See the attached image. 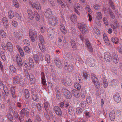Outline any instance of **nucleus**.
Wrapping results in <instances>:
<instances>
[{"mask_svg": "<svg viewBox=\"0 0 122 122\" xmlns=\"http://www.w3.org/2000/svg\"><path fill=\"white\" fill-rule=\"evenodd\" d=\"M96 19L95 21L96 23L98 26H101V23L100 20L102 18V15L100 12H97L96 13Z\"/></svg>", "mask_w": 122, "mask_h": 122, "instance_id": "obj_3", "label": "nucleus"}, {"mask_svg": "<svg viewBox=\"0 0 122 122\" xmlns=\"http://www.w3.org/2000/svg\"><path fill=\"white\" fill-rule=\"evenodd\" d=\"M39 28L40 32L42 33H44L46 30V28L43 25H40Z\"/></svg>", "mask_w": 122, "mask_h": 122, "instance_id": "obj_24", "label": "nucleus"}, {"mask_svg": "<svg viewBox=\"0 0 122 122\" xmlns=\"http://www.w3.org/2000/svg\"><path fill=\"white\" fill-rule=\"evenodd\" d=\"M24 42L25 45H27L29 46L30 45V42L27 39H25L24 41Z\"/></svg>", "mask_w": 122, "mask_h": 122, "instance_id": "obj_63", "label": "nucleus"}, {"mask_svg": "<svg viewBox=\"0 0 122 122\" xmlns=\"http://www.w3.org/2000/svg\"><path fill=\"white\" fill-rule=\"evenodd\" d=\"M39 39L41 43L42 44H44L45 41L44 39L43 36L41 34L39 35L38 36Z\"/></svg>", "mask_w": 122, "mask_h": 122, "instance_id": "obj_40", "label": "nucleus"}, {"mask_svg": "<svg viewBox=\"0 0 122 122\" xmlns=\"http://www.w3.org/2000/svg\"><path fill=\"white\" fill-rule=\"evenodd\" d=\"M82 110L81 108L80 107H77L76 110V112L77 113H81L82 112Z\"/></svg>", "mask_w": 122, "mask_h": 122, "instance_id": "obj_56", "label": "nucleus"}, {"mask_svg": "<svg viewBox=\"0 0 122 122\" xmlns=\"http://www.w3.org/2000/svg\"><path fill=\"white\" fill-rule=\"evenodd\" d=\"M74 8H76L80 10H82L83 9V8L81 5L79 3H76L75 4Z\"/></svg>", "mask_w": 122, "mask_h": 122, "instance_id": "obj_33", "label": "nucleus"}, {"mask_svg": "<svg viewBox=\"0 0 122 122\" xmlns=\"http://www.w3.org/2000/svg\"><path fill=\"white\" fill-rule=\"evenodd\" d=\"M55 113L58 116H60L62 115V112L60 108L57 106H55L53 108Z\"/></svg>", "mask_w": 122, "mask_h": 122, "instance_id": "obj_9", "label": "nucleus"}, {"mask_svg": "<svg viewBox=\"0 0 122 122\" xmlns=\"http://www.w3.org/2000/svg\"><path fill=\"white\" fill-rule=\"evenodd\" d=\"M0 34L1 37L2 38H5L6 37V33L2 30L0 31Z\"/></svg>", "mask_w": 122, "mask_h": 122, "instance_id": "obj_32", "label": "nucleus"}, {"mask_svg": "<svg viewBox=\"0 0 122 122\" xmlns=\"http://www.w3.org/2000/svg\"><path fill=\"white\" fill-rule=\"evenodd\" d=\"M29 4L32 8L36 9V10H40L41 9V7L40 4L39 2L36 1L33 2V1H30L29 2Z\"/></svg>", "mask_w": 122, "mask_h": 122, "instance_id": "obj_4", "label": "nucleus"}, {"mask_svg": "<svg viewBox=\"0 0 122 122\" xmlns=\"http://www.w3.org/2000/svg\"><path fill=\"white\" fill-rule=\"evenodd\" d=\"M29 78L30 81L31 83H34L35 82V79L34 76L32 74H30L29 75Z\"/></svg>", "mask_w": 122, "mask_h": 122, "instance_id": "obj_28", "label": "nucleus"}, {"mask_svg": "<svg viewBox=\"0 0 122 122\" xmlns=\"http://www.w3.org/2000/svg\"><path fill=\"white\" fill-rule=\"evenodd\" d=\"M86 47L88 48L89 50L91 52L93 51V49L90 44L89 41L88 39L86 40V42L85 44Z\"/></svg>", "mask_w": 122, "mask_h": 122, "instance_id": "obj_11", "label": "nucleus"}, {"mask_svg": "<svg viewBox=\"0 0 122 122\" xmlns=\"http://www.w3.org/2000/svg\"><path fill=\"white\" fill-rule=\"evenodd\" d=\"M83 76L84 78L87 79L90 77V75L88 72L85 71L83 73Z\"/></svg>", "mask_w": 122, "mask_h": 122, "instance_id": "obj_46", "label": "nucleus"}, {"mask_svg": "<svg viewBox=\"0 0 122 122\" xmlns=\"http://www.w3.org/2000/svg\"><path fill=\"white\" fill-rule=\"evenodd\" d=\"M81 95L83 98H85L86 96V94L85 91L81 90Z\"/></svg>", "mask_w": 122, "mask_h": 122, "instance_id": "obj_58", "label": "nucleus"}, {"mask_svg": "<svg viewBox=\"0 0 122 122\" xmlns=\"http://www.w3.org/2000/svg\"><path fill=\"white\" fill-rule=\"evenodd\" d=\"M20 81V77L18 76H16L14 77L13 78V82L14 85H16L18 84Z\"/></svg>", "mask_w": 122, "mask_h": 122, "instance_id": "obj_18", "label": "nucleus"}, {"mask_svg": "<svg viewBox=\"0 0 122 122\" xmlns=\"http://www.w3.org/2000/svg\"><path fill=\"white\" fill-rule=\"evenodd\" d=\"M13 4L14 6L17 8H19L20 7L19 3L17 0H13Z\"/></svg>", "mask_w": 122, "mask_h": 122, "instance_id": "obj_30", "label": "nucleus"}, {"mask_svg": "<svg viewBox=\"0 0 122 122\" xmlns=\"http://www.w3.org/2000/svg\"><path fill=\"white\" fill-rule=\"evenodd\" d=\"M54 62L57 67L60 68L61 67L62 64L60 60L59 59H57L54 61Z\"/></svg>", "mask_w": 122, "mask_h": 122, "instance_id": "obj_19", "label": "nucleus"}, {"mask_svg": "<svg viewBox=\"0 0 122 122\" xmlns=\"http://www.w3.org/2000/svg\"><path fill=\"white\" fill-rule=\"evenodd\" d=\"M94 8L96 10H98L101 7V5L97 4L94 5L93 6Z\"/></svg>", "mask_w": 122, "mask_h": 122, "instance_id": "obj_61", "label": "nucleus"}, {"mask_svg": "<svg viewBox=\"0 0 122 122\" xmlns=\"http://www.w3.org/2000/svg\"><path fill=\"white\" fill-rule=\"evenodd\" d=\"M60 28L61 31L64 34L66 33V31L64 25H61L60 26Z\"/></svg>", "mask_w": 122, "mask_h": 122, "instance_id": "obj_42", "label": "nucleus"}, {"mask_svg": "<svg viewBox=\"0 0 122 122\" xmlns=\"http://www.w3.org/2000/svg\"><path fill=\"white\" fill-rule=\"evenodd\" d=\"M78 27L81 32L83 34H85L87 31L86 28V26L84 25H82L81 23H78Z\"/></svg>", "mask_w": 122, "mask_h": 122, "instance_id": "obj_7", "label": "nucleus"}, {"mask_svg": "<svg viewBox=\"0 0 122 122\" xmlns=\"http://www.w3.org/2000/svg\"><path fill=\"white\" fill-rule=\"evenodd\" d=\"M115 112L114 111H112L109 114V116L110 119L111 121H113L115 118Z\"/></svg>", "mask_w": 122, "mask_h": 122, "instance_id": "obj_21", "label": "nucleus"}, {"mask_svg": "<svg viewBox=\"0 0 122 122\" xmlns=\"http://www.w3.org/2000/svg\"><path fill=\"white\" fill-rule=\"evenodd\" d=\"M7 118L10 120H12L13 119V117L12 115L10 113H8L6 115Z\"/></svg>", "mask_w": 122, "mask_h": 122, "instance_id": "obj_53", "label": "nucleus"}, {"mask_svg": "<svg viewBox=\"0 0 122 122\" xmlns=\"http://www.w3.org/2000/svg\"><path fill=\"white\" fill-rule=\"evenodd\" d=\"M2 20L4 26L5 27L7 26L8 25V23L7 19L5 17H3Z\"/></svg>", "mask_w": 122, "mask_h": 122, "instance_id": "obj_41", "label": "nucleus"}, {"mask_svg": "<svg viewBox=\"0 0 122 122\" xmlns=\"http://www.w3.org/2000/svg\"><path fill=\"white\" fill-rule=\"evenodd\" d=\"M43 44L41 43H39L38 45L41 51L44 52L45 51L46 48L45 46L43 45Z\"/></svg>", "mask_w": 122, "mask_h": 122, "instance_id": "obj_31", "label": "nucleus"}, {"mask_svg": "<svg viewBox=\"0 0 122 122\" xmlns=\"http://www.w3.org/2000/svg\"><path fill=\"white\" fill-rule=\"evenodd\" d=\"M45 60L48 63H49L50 62V56L49 55L46 54L45 56Z\"/></svg>", "mask_w": 122, "mask_h": 122, "instance_id": "obj_52", "label": "nucleus"}, {"mask_svg": "<svg viewBox=\"0 0 122 122\" xmlns=\"http://www.w3.org/2000/svg\"><path fill=\"white\" fill-rule=\"evenodd\" d=\"M6 46L8 50L10 52H12L13 51V48L12 43L10 42H7L6 43Z\"/></svg>", "mask_w": 122, "mask_h": 122, "instance_id": "obj_12", "label": "nucleus"}, {"mask_svg": "<svg viewBox=\"0 0 122 122\" xmlns=\"http://www.w3.org/2000/svg\"><path fill=\"white\" fill-rule=\"evenodd\" d=\"M71 43L73 50H76L77 49L75 41L73 40H71Z\"/></svg>", "mask_w": 122, "mask_h": 122, "instance_id": "obj_36", "label": "nucleus"}, {"mask_svg": "<svg viewBox=\"0 0 122 122\" xmlns=\"http://www.w3.org/2000/svg\"><path fill=\"white\" fill-rule=\"evenodd\" d=\"M52 12L50 8L47 9L44 13V15L46 17H48L49 16L51 15L52 14Z\"/></svg>", "mask_w": 122, "mask_h": 122, "instance_id": "obj_17", "label": "nucleus"}, {"mask_svg": "<svg viewBox=\"0 0 122 122\" xmlns=\"http://www.w3.org/2000/svg\"><path fill=\"white\" fill-rule=\"evenodd\" d=\"M91 77L95 87L97 88H99V87L100 83L96 76L94 74L92 73L91 75Z\"/></svg>", "mask_w": 122, "mask_h": 122, "instance_id": "obj_1", "label": "nucleus"}, {"mask_svg": "<svg viewBox=\"0 0 122 122\" xmlns=\"http://www.w3.org/2000/svg\"><path fill=\"white\" fill-rule=\"evenodd\" d=\"M71 20L73 22H75L76 21V15L74 14H72L71 17Z\"/></svg>", "mask_w": 122, "mask_h": 122, "instance_id": "obj_45", "label": "nucleus"}, {"mask_svg": "<svg viewBox=\"0 0 122 122\" xmlns=\"http://www.w3.org/2000/svg\"><path fill=\"white\" fill-rule=\"evenodd\" d=\"M20 85L22 86H24L25 84V80L22 79H21L20 80Z\"/></svg>", "mask_w": 122, "mask_h": 122, "instance_id": "obj_57", "label": "nucleus"}, {"mask_svg": "<svg viewBox=\"0 0 122 122\" xmlns=\"http://www.w3.org/2000/svg\"><path fill=\"white\" fill-rule=\"evenodd\" d=\"M103 36L104 40L106 44L108 46L110 45V43L106 34H103Z\"/></svg>", "mask_w": 122, "mask_h": 122, "instance_id": "obj_22", "label": "nucleus"}, {"mask_svg": "<svg viewBox=\"0 0 122 122\" xmlns=\"http://www.w3.org/2000/svg\"><path fill=\"white\" fill-rule=\"evenodd\" d=\"M86 8L88 12H89V13L91 14L92 13V11L90 6L87 5L86 6Z\"/></svg>", "mask_w": 122, "mask_h": 122, "instance_id": "obj_59", "label": "nucleus"}, {"mask_svg": "<svg viewBox=\"0 0 122 122\" xmlns=\"http://www.w3.org/2000/svg\"><path fill=\"white\" fill-rule=\"evenodd\" d=\"M44 107L45 109L47 111H48L50 108V105L48 102H46L44 103Z\"/></svg>", "mask_w": 122, "mask_h": 122, "instance_id": "obj_37", "label": "nucleus"}, {"mask_svg": "<svg viewBox=\"0 0 122 122\" xmlns=\"http://www.w3.org/2000/svg\"><path fill=\"white\" fill-rule=\"evenodd\" d=\"M28 15L31 20H32L34 18V15L32 11L30 9H28L27 10Z\"/></svg>", "mask_w": 122, "mask_h": 122, "instance_id": "obj_13", "label": "nucleus"}, {"mask_svg": "<svg viewBox=\"0 0 122 122\" xmlns=\"http://www.w3.org/2000/svg\"><path fill=\"white\" fill-rule=\"evenodd\" d=\"M24 96L26 99H28L30 97V93L29 91L27 89H25L24 91Z\"/></svg>", "mask_w": 122, "mask_h": 122, "instance_id": "obj_23", "label": "nucleus"}, {"mask_svg": "<svg viewBox=\"0 0 122 122\" xmlns=\"http://www.w3.org/2000/svg\"><path fill=\"white\" fill-rule=\"evenodd\" d=\"M24 48L25 52L26 53H30L31 51V50L29 47L27 46H25Z\"/></svg>", "mask_w": 122, "mask_h": 122, "instance_id": "obj_51", "label": "nucleus"}, {"mask_svg": "<svg viewBox=\"0 0 122 122\" xmlns=\"http://www.w3.org/2000/svg\"><path fill=\"white\" fill-rule=\"evenodd\" d=\"M73 67V66L72 65H70L68 66L67 70L69 72H71L72 71Z\"/></svg>", "mask_w": 122, "mask_h": 122, "instance_id": "obj_62", "label": "nucleus"}, {"mask_svg": "<svg viewBox=\"0 0 122 122\" xmlns=\"http://www.w3.org/2000/svg\"><path fill=\"white\" fill-rule=\"evenodd\" d=\"M74 87L78 90H80L81 88V85L78 83L75 82L74 84Z\"/></svg>", "mask_w": 122, "mask_h": 122, "instance_id": "obj_39", "label": "nucleus"}, {"mask_svg": "<svg viewBox=\"0 0 122 122\" xmlns=\"http://www.w3.org/2000/svg\"><path fill=\"white\" fill-rule=\"evenodd\" d=\"M5 52L2 51L0 53V56L1 59L3 61L6 60V56H5Z\"/></svg>", "mask_w": 122, "mask_h": 122, "instance_id": "obj_34", "label": "nucleus"}, {"mask_svg": "<svg viewBox=\"0 0 122 122\" xmlns=\"http://www.w3.org/2000/svg\"><path fill=\"white\" fill-rule=\"evenodd\" d=\"M16 61L19 65L21 66L22 65V62L20 56L16 55Z\"/></svg>", "mask_w": 122, "mask_h": 122, "instance_id": "obj_20", "label": "nucleus"}, {"mask_svg": "<svg viewBox=\"0 0 122 122\" xmlns=\"http://www.w3.org/2000/svg\"><path fill=\"white\" fill-rule=\"evenodd\" d=\"M94 32L96 34L99 35L100 33V31L96 27H94L93 28Z\"/></svg>", "mask_w": 122, "mask_h": 122, "instance_id": "obj_47", "label": "nucleus"}, {"mask_svg": "<svg viewBox=\"0 0 122 122\" xmlns=\"http://www.w3.org/2000/svg\"><path fill=\"white\" fill-rule=\"evenodd\" d=\"M29 112V110L28 108H26L25 109V108H24L22 109L20 112V116H19V118L20 120V118H22L24 116L25 113L26 117H28V116Z\"/></svg>", "mask_w": 122, "mask_h": 122, "instance_id": "obj_5", "label": "nucleus"}, {"mask_svg": "<svg viewBox=\"0 0 122 122\" xmlns=\"http://www.w3.org/2000/svg\"><path fill=\"white\" fill-rule=\"evenodd\" d=\"M89 66L91 67H93L95 65V61L93 58L89 59Z\"/></svg>", "mask_w": 122, "mask_h": 122, "instance_id": "obj_26", "label": "nucleus"}, {"mask_svg": "<svg viewBox=\"0 0 122 122\" xmlns=\"http://www.w3.org/2000/svg\"><path fill=\"white\" fill-rule=\"evenodd\" d=\"M114 99L115 101L117 103L121 101V98L118 94H116L113 96Z\"/></svg>", "mask_w": 122, "mask_h": 122, "instance_id": "obj_16", "label": "nucleus"}, {"mask_svg": "<svg viewBox=\"0 0 122 122\" xmlns=\"http://www.w3.org/2000/svg\"><path fill=\"white\" fill-rule=\"evenodd\" d=\"M9 18L10 19H12L14 16L13 12L11 10H10L8 14Z\"/></svg>", "mask_w": 122, "mask_h": 122, "instance_id": "obj_43", "label": "nucleus"}, {"mask_svg": "<svg viewBox=\"0 0 122 122\" xmlns=\"http://www.w3.org/2000/svg\"><path fill=\"white\" fill-rule=\"evenodd\" d=\"M109 14L110 15V17L112 19H114L115 16L114 14L111 10H109Z\"/></svg>", "mask_w": 122, "mask_h": 122, "instance_id": "obj_55", "label": "nucleus"}, {"mask_svg": "<svg viewBox=\"0 0 122 122\" xmlns=\"http://www.w3.org/2000/svg\"><path fill=\"white\" fill-rule=\"evenodd\" d=\"M11 94L12 95L13 97L15 98L16 97V96L15 95V90L13 87H11Z\"/></svg>", "mask_w": 122, "mask_h": 122, "instance_id": "obj_48", "label": "nucleus"}, {"mask_svg": "<svg viewBox=\"0 0 122 122\" xmlns=\"http://www.w3.org/2000/svg\"><path fill=\"white\" fill-rule=\"evenodd\" d=\"M57 0L58 5L60 4L61 6L63 8H64L65 7V5L63 4L61 0Z\"/></svg>", "mask_w": 122, "mask_h": 122, "instance_id": "obj_54", "label": "nucleus"}, {"mask_svg": "<svg viewBox=\"0 0 122 122\" xmlns=\"http://www.w3.org/2000/svg\"><path fill=\"white\" fill-rule=\"evenodd\" d=\"M29 64L30 66L34 68L35 66V64L33 61L32 58H31L30 57L29 58Z\"/></svg>", "mask_w": 122, "mask_h": 122, "instance_id": "obj_35", "label": "nucleus"}, {"mask_svg": "<svg viewBox=\"0 0 122 122\" xmlns=\"http://www.w3.org/2000/svg\"><path fill=\"white\" fill-rule=\"evenodd\" d=\"M58 41L59 42H63V45H64V44H65L66 43V39L65 38L63 39V37H62L61 38H59Z\"/></svg>", "mask_w": 122, "mask_h": 122, "instance_id": "obj_49", "label": "nucleus"}, {"mask_svg": "<svg viewBox=\"0 0 122 122\" xmlns=\"http://www.w3.org/2000/svg\"><path fill=\"white\" fill-rule=\"evenodd\" d=\"M64 94L66 97L67 99H70L71 96V92L69 91L66 90L64 91Z\"/></svg>", "mask_w": 122, "mask_h": 122, "instance_id": "obj_15", "label": "nucleus"}, {"mask_svg": "<svg viewBox=\"0 0 122 122\" xmlns=\"http://www.w3.org/2000/svg\"><path fill=\"white\" fill-rule=\"evenodd\" d=\"M104 58L107 62H110L112 61V57L110 53L108 52L104 53Z\"/></svg>", "mask_w": 122, "mask_h": 122, "instance_id": "obj_8", "label": "nucleus"}, {"mask_svg": "<svg viewBox=\"0 0 122 122\" xmlns=\"http://www.w3.org/2000/svg\"><path fill=\"white\" fill-rule=\"evenodd\" d=\"M34 14L35 15L36 19V21H40L41 19L40 17L37 12L36 11H34Z\"/></svg>", "mask_w": 122, "mask_h": 122, "instance_id": "obj_29", "label": "nucleus"}, {"mask_svg": "<svg viewBox=\"0 0 122 122\" xmlns=\"http://www.w3.org/2000/svg\"><path fill=\"white\" fill-rule=\"evenodd\" d=\"M33 58L36 64L35 65H37L36 67H39V64L40 60L38 55L36 54L34 55L33 56Z\"/></svg>", "mask_w": 122, "mask_h": 122, "instance_id": "obj_10", "label": "nucleus"}, {"mask_svg": "<svg viewBox=\"0 0 122 122\" xmlns=\"http://www.w3.org/2000/svg\"><path fill=\"white\" fill-rule=\"evenodd\" d=\"M9 68L10 71L13 73H15L17 71L16 69L12 65H10L9 66Z\"/></svg>", "mask_w": 122, "mask_h": 122, "instance_id": "obj_27", "label": "nucleus"}, {"mask_svg": "<svg viewBox=\"0 0 122 122\" xmlns=\"http://www.w3.org/2000/svg\"><path fill=\"white\" fill-rule=\"evenodd\" d=\"M112 60L113 62L115 64L118 63L119 61V58L117 54H115L113 56Z\"/></svg>", "mask_w": 122, "mask_h": 122, "instance_id": "obj_25", "label": "nucleus"}, {"mask_svg": "<svg viewBox=\"0 0 122 122\" xmlns=\"http://www.w3.org/2000/svg\"><path fill=\"white\" fill-rule=\"evenodd\" d=\"M32 98L33 100L35 101H37L38 100V98L37 95H36L33 94L32 96Z\"/></svg>", "mask_w": 122, "mask_h": 122, "instance_id": "obj_60", "label": "nucleus"}, {"mask_svg": "<svg viewBox=\"0 0 122 122\" xmlns=\"http://www.w3.org/2000/svg\"><path fill=\"white\" fill-rule=\"evenodd\" d=\"M74 108L71 106H70L68 110V112L69 114L72 115L73 114L74 112Z\"/></svg>", "mask_w": 122, "mask_h": 122, "instance_id": "obj_44", "label": "nucleus"}, {"mask_svg": "<svg viewBox=\"0 0 122 122\" xmlns=\"http://www.w3.org/2000/svg\"><path fill=\"white\" fill-rule=\"evenodd\" d=\"M57 21L56 18L54 16H51L49 19V23L52 25H54L56 24Z\"/></svg>", "mask_w": 122, "mask_h": 122, "instance_id": "obj_6", "label": "nucleus"}, {"mask_svg": "<svg viewBox=\"0 0 122 122\" xmlns=\"http://www.w3.org/2000/svg\"><path fill=\"white\" fill-rule=\"evenodd\" d=\"M103 80L104 87L106 88L108 86V82L107 80L105 78H103Z\"/></svg>", "mask_w": 122, "mask_h": 122, "instance_id": "obj_50", "label": "nucleus"}, {"mask_svg": "<svg viewBox=\"0 0 122 122\" xmlns=\"http://www.w3.org/2000/svg\"><path fill=\"white\" fill-rule=\"evenodd\" d=\"M111 41L116 44H118L119 42V40L117 38L115 37H112L111 39Z\"/></svg>", "mask_w": 122, "mask_h": 122, "instance_id": "obj_38", "label": "nucleus"}, {"mask_svg": "<svg viewBox=\"0 0 122 122\" xmlns=\"http://www.w3.org/2000/svg\"><path fill=\"white\" fill-rule=\"evenodd\" d=\"M109 1L110 4L112 7V8L113 9H114L115 8V7L114 6V4L112 0H109Z\"/></svg>", "mask_w": 122, "mask_h": 122, "instance_id": "obj_64", "label": "nucleus"}, {"mask_svg": "<svg viewBox=\"0 0 122 122\" xmlns=\"http://www.w3.org/2000/svg\"><path fill=\"white\" fill-rule=\"evenodd\" d=\"M80 90H76L75 89L72 90L71 92L73 95L76 97H78L80 96Z\"/></svg>", "mask_w": 122, "mask_h": 122, "instance_id": "obj_14", "label": "nucleus"}, {"mask_svg": "<svg viewBox=\"0 0 122 122\" xmlns=\"http://www.w3.org/2000/svg\"><path fill=\"white\" fill-rule=\"evenodd\" d=\"M29 36L31 41L34 42L35 41V38H36L37 36V32L35 30H30L29 32Z\"/></svg>", "mask_w": 122, "mask_h": 122, "instance_id": "obj_2", "label": "nucleus"}]
</instances>
